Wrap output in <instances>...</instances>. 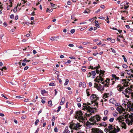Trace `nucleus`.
<instances>
[{"mask_svg": "<svg viewBox=\"0 0 133 133\" xmlns=\"http://www.w3.org/2000/svg\"><path fill=\"white\" fill-rule=\"evenodd\" d=\"M94 69V68H93V66H90L89 68V69Z\"/></svg>", "mask_w": 133, "mask_h": 133, "instance_id": "60", "label": "nucleus"}, {"mask_svg": "<svg viewBox=\"0 0 133 133\" xmlns=\"http://www.w3.org/2000/svg\"><path fill=\"white\" fill-rule=\"evenodd\" d=\"M22 61V60H20L19 61V62L18 63V64H19L20 65V68H21V67H22V66H21V61Z\"/></svg>", "mask_w": 133, "mask_h": 133, "instance_id": "55", "label": "nucleus"}, {"mask_svg": "<svg viewBox=\"0 0 133 133\" xmlns=\"http://www.w3.org/2000/svg\"><path fill=\"white\" fill-rule=\"evenodd\" d=\"M77 101L78 102H80L81 101V98L80 97L77 98Z\"/></svg>", "mask_w": 133, "mask_h": 133, "instance_id": "53", "label": "nucleus"}, {"mask_svg": "<svg viewBox=\"0 0 133 133\" xmlns=\"http://www.w3.org/2000/svg\"><path fill=\"white\" fill-rule=\"evenodd\" d=\"M105 71H102V70H100V74L99 75V76L102 75L103 76L104 74V73Z\"/></svg>", "mask_w": 133, "mask_h": 133, "instance_id": "20", "label": "nucleus"}, {"mask_svg": "<svg viewBox=\"0 0 133 133\" xmlns=\"http://www.w3.org/2000/svg\"><path fill=\"white\" fill-rule=\"evenodd\" d=\"M110 49L111 50V51H112V52L114 53H116V51H115V50L114 49H112V48H110Z\"/></svg>", "mask_w": 133, "mask_h": 133, "instance_id": "46", "label": "nucleus"}, {"mask_svg": "<svg viewBox=\"0 0 133 133\" xmlns=\"http://www.w3.org/2000/svg\"><path fill=\"white\" fill-rule=\"evenodd\" d=\"M84 13H90V11H89V10L88 9L87 10H85L84 12Z\"/></svg>", "mask_w": 133, "mask_h": 133, "instance_id": "36", "label": "nucleus"}, {"mask_svg": "<svg viewBox=\"0 0 133 133\" xmlns=\"http://www.w3.org/2000/svg\"><path fill=\"white\" fill-rule=\"evenodd\" d=\"M75 32V30L74 29H72L70 31V32L72 34H73Z\"/></svg>", "mask_w": 133, "mask_h": 133, "instance_id": "52", "label": "nucleus"}, {"mask_svg": "<svg viewBox=\"0 0 133 133\" xmlns=\"http://www.w3.org/2000/svg\"><path fill=\"white\" fill-rule=\"evenodd\" d=\"M69 58H70L71 59H76V58L74 56L69 57Z\"/></svg>", "mask_w": 133, "mask_h": 133, "instance_id": "54", "label": "nucleus"}, {"mask_svg": "<svg viewBox=\"0 0 133 133\" xmlns=\"http://www.w3.org/2000/svg\"><path fill=\"white\" fill-rule=\"evenodd\" d=\"M30 61V60H27L26 58H25L23 61V62H29Z\"/></svg>", "mask_w": 133, "mask_h": 133, "instance_id": "33", "label": "nucleus"}, {"mask_svg": "<svg viewBox=\"0 0 133 133\" xmlns=\"http://www.w3.org/2000/svg\"><path fill=\"white\" fill-rule=\"evenodd\" d=\"M108 129H109V131L110 130H112L113 129V128L112 125L110 124H109V126L108 127Z\"/></svg>", "mask_w": 133, "mask_h": 133, "instance_id": "21", "label": "nucleus"}, {"mask_svg": "<svg viewBox=\"0 0 133 133\" xmlns=\"http://www.w3.org/2000/svg\"><path fill=\"white\" fill-rule=\"evenodd\" d=\"M127 118V116L125 115L124 116V118L123 116H121L117 118V120L119 121V123L122 122V128L126 129V124L124 122H122L123 121H124V119H126Z\"/></svg>", "mask_w": 133, "mask_h": 133, "instance_id": "3", "label": "nucleus"}, {"mask_svg": "<svg viewBox=\"0 0 133 133\" xmlns=\"http://www.w3.org/2000/svg\"><path fill=\"white\" fill-rule=\"evenodd\" d=\"M88 89H87L86 90V91L87 94L88 96H89L90 95V94H89V92H88Z\"/></svg>", "mask_w": 133, "mask_h": 133, "instance_id": "45", "label": "nucleus"}, {"mask_svg": "<svg viewBox=\"0 0 133 133\" xmlns=\"http://www.w3.org/2000/svg\"><path fill=\"white\" fill-rule=\"evenodd\" d=\"M92 125V123L89 122L88 121H87L84 124V126L85 127L86 126H87V127H88V126H90Z\"/></svg>", "mask_w": 133, "mask_h": 133, "instance_id": "15", "label": "nucleus"}, {"mask_svg": "<svg viewBox=\"0 0 133 133\" xmlns=\"http://www.w3.org/2000/svg\"><path fill=\"white\" fill-rule=\"evenodd\" d=\"M123 82V83H122V84H124L123 86L124 87H126L128 83L129 82H127L125 79H122V82Z\"/></svg>", "mask_w": 133, "mask_h": 133, "instance_id": "11", "label": "nucleus"}, {"mask_svg": "<svg viewBox=\"0 0 133 133\" xmlns=\"http://www.w3.org/2000/svg\"><path fill=\"white\" fill-rule=\"evenodd\" d=\"M69 82V80L68 79H66L65 80V82L64 84V85H66L68 84Z\"/></svg>", "mask_w": 133, "mask_h": 133, "instance_id": "26", "label": "nucleus"}, {"mask_svg": "<svg viewBox=\"0 0 133 133\" xmlns=\"http://www.w3.org/2000/svg\"><path fill=\"white\" fill-rule=\"evenodd\" d=\"M93 58L92 57H90L88 58V60L89 61H91L92 59Z\"/></svg>", "mask_w": 133, "mask_h": 133, "instance_id": "64", "label": "nucleus"}, {"mask_svg": "<svg viewBox=\"0 0 133 133\" xmlns=\"http://www.w3.org/2000/svg\"><path fill=\"white\" fill-rule=\"evenodd\" d=\"M84 114L81 110L76 111L75 112V118L79 120L80 122H83L84 119Z\"/></svg>", "mask_w": 133, "mask_h": 133, "instance_id": "1", "label": "nucleus"}, {"mask_svg": "<svg viewBox=\"0 0 133 133\" xmlns=\"http://www.w3.org/2000/svg\"><path fill=\"white\" fill-rule=\"evenodd\" d=\"M117 89L119 91H122L123 90V87H121V85H117Z\"/></svg>", "mask_w": 133, "mask_h": 133, "instance_id": "14", "label": "nucleus"}, {"mask_svg": "<svg viewBox=\"0 0 133 133\" xmlns=\"http://www.w3.org/2000/svg\"><path fill=\"white\" fill-rule=\"evenodd\" d=\"M92 75V73H91V72H89L88 74V77H90Z\"/></svg>", "mask_w": 133, "mask_h": 133, "instance_id": "47", "label": "nucleus"}, {"mask_svg": "<svg viewBox=\"0 0 133 133\" xmlns=\"http://www.w3.org/2000/svg\"><path fill=\"white\" fill-rule=\"evenodd\" d=\"M6 67L5 66L3 67L0 70L2 71H3V69H5L6 70Z\"/></svg>", "mask_w": 133, "mask_h": 133, "instance_id": "56", "label": "nucleus"}, {"mask_svg": "<svg viewBox=\"0 0 133 133\" xmlns=\"http://www.w3.org/2000/svg\"><path fill=\"white\" fill-rule=\"evenodd\" d=\"M109 102L110 103H111L114 104H115L116 103V101L113 98H112L111 99L109 100Z\"/></svg>", "mask_w": 133, "mask_h": 133, "instance_id": "13", "label": "nucleus"}, {"mask_svg": "<svg viewBox=\"0 0 133 133\" xmlns=\"http://www.w3.org/2000/svg\"><path fill=\"white\" fill-rule=\"evenodd\" d=\"M99 80H100L101 82H102L103 80V79L102 77L101 76H99Z\"/></svg>", "mask_w": 133, "mask_h": 133, "instance_id": "49", "label": "nucleus"}, {"mask_svg": "<svg viewBox=\"0 0 133 133\" xmlns=\"http://www.w3.org/2000/svg\"><path fill=\"white\" fill-rule=\"evenodd\" d=\"M39 128H37V130L34 133H37L39 131Z\"/></svg>", "mask_w": 133, "mask_h": 133, "instance_id": "63", "label": "nucleus"}, {"mask_svg": "<svg viewBox=\"0 0 133 133\" xmlns=\"http://www.w3.org/2000/svg\"><path fill=\"white\" fill-rule=\"evenodd\" d=\"M114 119V118L113 117L112 118H111L110 119L109 121L110 122H112L113 121Z\"/></svg>", "mask_w": 133, "mask_h": 133, "instance_id": "41", "label": "nucleus"}, {"mask_svg": "<svg viewBox=\"0 0 133 133\" xmlns=\"http://www.w3.org/2000/svg\"><path fill=\"white\" fill-rule=\"evenodd\" d=\"M92 74V78H94L95 77V75L96 74V73L95 72V71H92L91 72Z\"/></svg>", "mask_w": 133, "mask_h": 133, "instance_id": "17", "label": "nucleus"}, {"mask_svg": "<svg viewBox=\"0 0 133 133\" xmlns=\"http://www.w3.org/2000/svg\"><path fill=\"white\" fill-rule=\"evenodd\" d=\"M82 126L81 125H80V123H78L76 124L71 123L70 124L69 127L71 129L77 130L79 129L80 127Z\"/></svg>", "mask_w": 133, "mask_h": 133, "instance_id": "2", "label": "nucleus"}, {"mask_svg": "<svg viewBox=\"0 0 133 133\" xmlns=\"http://www.w3.org/2000/svg\"><path fill=\"white\" fill-rule=\"evenodd\" d=\"M49 85L50 86H55V84L53 83H51L49 84Z\"/></svg>", "mask_w": 133, "mask_h": 133, "instance_id": "37", "label": "nucleus"}, {"mask_svg": "<svg viewBox=\"0 0 133 133\" xmlns=\"http://www.w3.org/2000/svg\"><path fill=\"white\" fill-rule=\"evenodd\" d=\"M39 119H37L35 123V125H37V123L39 122Z\"/></svg>", "mask_w": 133, "mask_h": 133, "instance_id": "44", "label": "nucleus"}, {"mask_svg": "<svg viewBox=\"0 0 133 133\" xmlns=\"http://www.w3.org/2000/svg\"><path fill=\"white\" fill-rule=\"evenodd\" d=\"M127 78H128L127 79V80H128L129 81H132V82H133V79L132 80V79L131 78V76H129L128 77H127Z\"/></svg>", "mask_w": 133, "mask_h": 133, "instance_id": "25", "label": "nucleus"}, {"mask_svg": "<svg viewBox=\"0 0 133 133\" xmlns=\"http://www.w3.org/2000/svg\"><path fill=\"white\" fill-rule=\"evenodd\" d=\"M112 77L113 78H114L115 79L117 80L119 79V77H117L115 75L112 74Z\"/></svg>", "mask_w": 133, "mask_h": 133, "instance_id": "18", "label": "nucleus"}, {"mask_svg": "<svg viewBox=\"0 0 133 133\" xmlns=\"http://www.w3.org/2000/svg\"><path fill=\"white\" fill-rule=\"evenodd\" d=\"M68 127H66L63 133H69L70 131L69 130H68Z\"/></svg>", "mask_w": 133, "mask_h": 133, "instance_id": "16", "label": "nucleus"}, {"mask_svg": "<svg viewBox=\"0 0 133 133\" xmlns=\"http://www.w3.org/2000/svg\"><path fill=\"white\" fill-rule=\"evenodd\" d=\"M108 111L107 110H105L104 111V114L105 115H106L108 114Z\"/></svg>", "mask_w": 133, "mask_h": 133, "instance_id": "40", "label": "nucleus"}, {"mask_svg": "<svg viewBox=\"0 0 133 133\" xmlns=\"http://www.w3.org/2000/svg\"><path fill=\"white\" fill-rule=\"evenodd\" d=\"M106 125V123L105 122H103L100 124V125L101 126H104Z\"/></svg>", "mask_w": 133, "mask_h": 133, "instance_id": "28", "label": "nucleus"}, {"mask_svg": "<svg viewBox=\"0 0 133 133\" xmlns=\"http://www.w3.org/2000/svg\"><path fill=\"white\" fill-rule=\"evenodd\" d=\"M90 43V42H84L83 43V44L84 45H87L88 44H89Z\"/></svg>", "mask_w": 133, "mask_h": 133, "instance_id": "43", "label": "nucleus"}, {"mask_svg": "<svg viewBox=\"0 0 133 133\" xmlns=\"http://www.w3.org/2000/svg\"><path fill=\"white\" fill-rule=\"evenodd\" d=\"M101 117L99 115H96L91 117L89 119V121L93 123L94 124H96L97 122H98L100 121Z\"/></svg>", "mask_w": 133, "mask_h": 133, "instance_id": "5", "label": "nucleus"}, {"mask_svg": "<svg viewBox=\"0 0 133 133\" xmlns=\"http://www.w3.org/2000/svg\"><path fill=\"white\" fill-rule=\"evenodd\" d=\"M99 78H97V77H96V78L94 80V81H95L96 82H97L98 83L100 82L99 81H98V80H99Z\"/></svg>", "mask_w": 133, "mask_h": 133, "instance_id": "30", "label": "nucleus"}, {"mask_svg": "<svg viewBox=\"0 0 133 133\" xmlns=\"http://www.w3.org/2000/svg\"><path fill=\"white\" fill-rule=\"evenodd\" d=\"M54 131L55 132H57L58 131V129L57 127H56L54 128Z\"/></svg>", "mask_w": 133, "mask_h": 133, "instance_id": "61", "label": "nucleus"}, {"mask_svg": "<svg viewBox=\"0 0 133 133\" xmlns=\"http://www.w3.org/2000/svg\"><path fill=\"white\" fill-rule=\"evenodd\" d=\"M103 132L99 129H93L92 133H103Z\"/></svg>", "mask_w": 133, "mask_h": 133, "instance_id": "9", "label": "nucleus"}, {"mask_svg": "<svg viewBox=\"0 0 133 133\" xmlns=\"http://www.w3.org/2000/svg\"><path fill=\"white\" fill-rule=\"evenodd\" d=\"M132 90L130 89L127 88L125 89V91L123 92L122 93L124 94H125V96L128 98H129V94L130 93L132 94L133 96V92H132Z\"/></svg>", "mask_w": 133, "mask_h": 133, "instance_id": "6", "label": "nucleus"}, {"mask_svg": "<svg viewBox=\"0 0 133 133\" xmlns=\"http://www.w3.org/2000/svg\"><path fill=\"white\" fill-rule=\"evenodd\" d=\"M129 118H130L131 120L133 119V114L131 113V114L129 115Z\"/></svg>", "mask_w": 133, "mask_h": 133, "instance_id": "24", "label": "nucleus"}, {"mask_svg": "<svg viewBox=\"0 0 133 133\" xmlns=\"http://www.w3.org/2000/svg\"><path fill=\"white\" fill-rule=\"evenodd\" d=\"M116 127L117 128V129H116L115 128H113L114 129L112 130L109 131V133H116L118 132L120 129L118 127V126H117Z\"/></svg>", "mask_w": 133, "mask_h": 133, "instance_id": "8", "label": "nucleus"}, {"mask_svg": "<svg viewBox=\"0 0 133 133\" xmlns=\"http://www.w3.org/2000/svg\"><path fill=\"white\" fill-rule=\"evenodd\" d=\"M122 66L123 68H127L128 67L127 66L126 64H123L122 65Z\"/></svg>", "mask_w": 133, "mask_h": 133, "instance_id": "42", "label": "nucleus"}, {"mask_svg": "<svg viewBox=\"0 0 133 133\" xmlns=\"http://www.w3.org/2000/svg\"><path fill=\"white\" fill-rule=\"evenodd\" d=\"M61 108V106H59L58 108V109L57 110V111H56L57 112H58L60 110Z\"/></svg>", "mask_w": 133, "mask_h": 133, "instance_id": "35", "label": "nucleus"}, {"mask_svg": "<svg viewBox=\"0 0 133 133\" xmlns=\"http://www.w3.org/2000/svg\"><path fill=\"white\" fill-rule=\"evenodd\" d=\"M125 72H122L121 73V76H124V73Z\"/></svg>", "mask_w": 133, "mask_h": 133, "instance_id": "57", "label": "nucleus"}, {"mask_svg": "<svg viewBox=\"0 0 133 133\" xmlns=\"http://www.w3.org/2000/svg\"><path fill=\"white\" fill-rule=\"evenodd\" d=\"M125 122L127 123H128V124H130V120H129L128 119H126L125 120Z\"/></svg>", "mask_w": 133, "mask_h": 133, "instance_id": "34", "label": "nucleus"}, {"mask_svg": "<svg viewBox=\"0 0 133 133\" xmlns=\"http://www.w3.org/2000/svg\"><path fill=\"white\" fill-rule=\"evenodd\" d=\"M95 25L98 28H99V26L98 24V21H97L95 20Z\"/></svg>", "mask_w": 133, "mask_h": 133, "instance_id": "19", "label": "nucleus"}, {"mask_svg": "<svg viewBox=\"0 0 133 133\" xmlns=\"http://www.w3.org/2000/svg\"><path fill=\"white\" fill-rule=\"evenodd\" d=\"M93 109H95L96 110V107L95 108H91L90 107V108L88 110L89 111V112H91L90 113H94V111L93 110Z\"/></svg>", "mask_w": 133, "mask_h": 133, "instance_id": "12", "label": "nucleus"}, {"mask_svg": "<svg viewBox=\"0 0 133 133\" xmlns=\"http://www.w3.org/2000/svg\"><path fill=\"white\" fill-rule=\"evenodd\" d=\"M71 3L70 1H68L67 3V4L69 5H70Z\"/></svg>", "mask_w": 133, "mask_h": 133, "instance_id": "62", "label": "nucleus"}, {"mask_svg": "<svg viewBox=\"0 0 133 133\" xmlns=\"http://www.w3.org/2000/svg\"><path fill=\"white\" fill-rule=\"evenodd\" d=\"M51 5V6L52 7H53L54 9H55L56 8V6H55V4H53V3H50Z\"/></svg>", "mask_w": 133, "mask_h": 133, "instance_id": "27", "label": "nucleus"}, {"mask_svg": "<svg viewBox=\"0 0 133 133\" xmlns=\"http://www.w3.org/2000/svg\"><path fill=\"white\" fill-rule=\"evenodd\" d=\"M102 88V85L100 84H99V85L97 87V89L99 90H101Z\"/></svg>", "mask_w": 133, "mask_h": 133, "instance_id": "22", "label": "nucleus"}, {"mask_svg": "<svg viewBox=\"0 0 133 133\" xmlns=\"http://www.w3.org/2000/svg\"><path fill=\"white\" fill-rule=\"evenodd\" d=\"M48 103L49 105H48L49 107H51L52 106V101L50 100L48 101Z\"/></svg>", "mask_w": 133, "mask_h": 133, "instance_id": "23", "label": "nucleus"}, {"mask_svg": "<svg viewBox=\"0 0 133 133\" xmlns=\"http://www.w3.org/2000/svg\"><path fill=\"white\" fill-rule=\"evenodd\" d=\"M18 6V5L17 6L15 7L14 9H13V11L15 13L17 11V6Z\"/></svg>", "mask_w": 133, "mask_h": 133, "instance_id": "29", "label": "nucleus"}, {"mask_svg": "<svg viewBox=\"0 0 133 133\" xmlns=\"http://www.w3.org/2000/svg\"><path fill=\"white\" fill-rule=\"evenodd\" d=\"M71 61L70 60H68L67 61L65 62V64H68L70 63Z\"/></svg>", "mask_w": 133, "mask_h": 133, "instance_id": "32", "label": "nucleus"}, {"mask_svg": "<svg viewBox=\"0 0 133 133\" xmlns=\"http://www.w3.org/2000/svg\"><path fill=\"white\" fill-rule=\"evenodd\" d=\"M46 91L45 90H42L41 91V94L42 95L46 93Z\"/></svg>", "mask_w": 133, "mask_h": 133, "instance_id": "38", "label": "nucleus"}, {"mask_svg": "<svg viewBox=\"0 0 133 133\" xmlns=\"http://www.w3.org/2000/svg\"><path fill=\"white\" fill-rule=\"evenodd\" d=\"M83 105L82 109L84 110H85V109L88 110L90 108V107L88 106L87 103H83Z\"/></svg>", "mask_w": 133, "mask_h": 133, "instance_id": "10", "label": "nucleus"}, {"mask_svg": "<svg viewBox=\"0 0 133 133\" xmlns=\"http://www.w3.org/2000/svg\"><path fill=\"white\" fill-rule=\"evenodd\" d=\"M14 17V14H12L10 16V18L11 19H13Z\"/></svg>", "mask_w": 133, "mask_h": 133, "instance_id": "51", "label": "nucleus"}, {"mask_svg": "<svg viewBox=\"0 0 133 133\" xmlns=\"http://www.w3.org/2000/svg\"><path fill=\"white\" fill-rule=\"evenodd\" d=\"M61 102L64 103L65 102V98L64 97H62L61 99Z\"/></svg>", "mask_w": 133, "mask_h": 133, "instance_id": "48", "label": "nucleus"}, {"mask_svg": "<svg viewBox=\"0 0 133 133\" xmlns=\"http://www.w3.org/2000/svg\"><path fill=\"white\" fill-rule=\"evenodd\" d=\"M52 11L53 10H52V9L50 10L49 9L47 8V9L46 11V12L49 11V12H52Z\"/></svg>", "mask_w": 133, "mask_h": 133, "instance_id": "39", "label": "nucleus"}, {"mask_svg": "<svg viewBox=\"0 0 133 133\" xmlns=\"http://www.w3.org/2000/svg\"><path fill=\"white\" fill-rule=\"evenodd\" d=\"M131 71L130 70H129L128 71V72H127V74H128L129 75H131Z\"/></svg>", "mask_w": 133, "mask_h": 133, "instance_id": "58", "label": "nucleus"}, {"mask_svg": "<svg viewBox=\"0 0 133 133\" xmlns=\"http://www.w3.org/2000/svg\"><path fill=\"white\" fill-rule=\"evenodd\" d=\"M84 115H85L87 117H89L91 115V114L90 112H89L88 114L87 113H85L84 114Z\"/></svg>", "mask_w": 133, "mask_h": 133, "instance_id": "31", "label": "nucleus"}, {"mask_svg": "<svg viewBox=\"0 0 133 133\" xmlns=\"http://www.w3.org/2000/svg\"><path fill=\"white\" fill-rule=\"evenodd\" d=\"M90 99L93 100L92 101L94 103V105H95L97 107H98V103L97 101L99 100L98 97H97V96L95 94H93L91 95L90 97Z\"/></svg>", "mask_w": 133, "mask_h": 133, "instance_id": "4", "label": "nucleus"}, {"mask_svg": "<svg viewBox=\"0 0 133 133\" xmlns=\"http://www.w3.org/2000/svg\"><path fill=\"white\" fill-rule=\"evenodd\" d=\"M95 85L94 86V87L95 88H97V87H98V84H96V83H95Z\"/></svg>", "mask_w": 133, "mask_h": 133, "instance_id": "59", "label": "nucleus"}, {"mask_svg": "<svg viewBox=\"0 0 133 133\" xmlns=\"http://www.w3.org/2000/svg\"><path fill=\"white\" fill-rule=\"evenodd\" d=\"M116 110L120 113L123 112H124L125 111L124 109L121 105H120L117 107L116 108Z\"/></svg>", "mask_w": 133, "mask_h": 133, "instance_id": "7", "label": "nucleus"}, {"mask_svg": "<svg viewBox=\"0 0 133 133\" xmlns=\"http://www.w3.org/2000/svg\"><path fill=\"white\" fill-rule=\"evenodd\" d=\"M107 118H108L107 116L104 117L103 118V120L104 121H105L107 119Z\"/></svg>", "mask_w": 133, "mask_h": 133, "instance_id": "50", "label": "nucleus"}]
</instances>
